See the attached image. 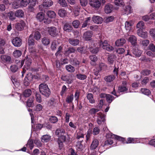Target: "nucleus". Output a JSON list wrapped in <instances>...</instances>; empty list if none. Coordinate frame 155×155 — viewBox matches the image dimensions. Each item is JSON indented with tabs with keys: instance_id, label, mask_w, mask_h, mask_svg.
Here are the masks:
<instances>
[{
	"instance_id": "obj_1",
	"label": "nucleus",
	"mask_w": 155,
	"mask_h": 155,
	"mask_svg": "<svg viewBox=\"0 0 155 155\" xmlns=\"http://www.w3.org/2000/svg\"><path fill=\"white\" fill-rule=\"evenodd\" d=\"M39 88L40 93L46 97H49L50 94V90L46 84H41L39 86Z\"/></svg>"
},
{
	"instance_id": "obj_2",
	"label": "nucleus",
	"mask_w": 155,
	"mask_h": 155,
	"mask_svg": "<svg viewBox=\"0 0 155 155\" xmlns=\"http://www.w3.org/2000/svg\"><path fill=\"white\" fill-rule=\"evenodd\" d=\"M100 46L104 49H105L108 51H111L113 50L114 48L107 43L106 41H101L100 43Z\"/></svg>"
},
{
	"instance_id": "obj_3",
	"label": "nucleus",
	"mask_w": 155,
	"mask_h": 155,
	"mask_svg": "<svg viewBox=\"0 0 155 155\" xmlns=\"http://www.w3.org/2000/svg\"><path fill=\"white\" fill-rule=\"evenodd\" d=\"M48 32L49 35L53 37H57L58 35V31L54 27L48 28Z\"/></svg>"
},
{
	"instance_id": "obj_4",
	"label": "nucleus",
	"mask_w": 155,
	"mask_h": 155,
	"mask_svg": "<svg viewBox=\"0 0 155 155\" xmlns=\"http://www.w3.org/2000/svg\"><path fill=\"white\" fill-rule=\"evenodd\" d=\"M89 4L93 8L98 9L101 6V2L98 0H90Z\"/></svg>"
},
{
	"instance_id": "obj_5",
	"label": "nucleus",
	"mask_w": 155,
	"mask_h": 155,
	"mask_svg": "<svg viewBox=\"0 0 155 155\" xmlns=\"http://www.w3.org/2000/svg\"><path fill=\"white\" fill-rule=\"evenodd\" d=\"M25 24L23 20H21L19 22L15 25V28L18 31L22 30L25 26Z\"/></svg>"
},
{
	"instance_id": "obj_6",
	"label": "nucleus",
	"mask_w": 155,
	"mask_h": 155,
	"mask_svg": "<svg viewBox=\"0 0 155 155\" xmlns=\"http://www.w3.org/2000/svg\"><path fill=\"white\" fill-rule=\"evenodd\" d=\"M106 137L107 138H110V139L115 138L118 140H121L122 141H124L125 140L124 138L115 135L111 133L107 134H106Z\"/></svg>"
},
{
	"instance_id": "obj_7",
	"label": "nucleus",
	"mask_w": 155,
	"mask_h": 155,
	"mask_svg": "<svg viewBox=\"0 0 155 155\" xmlns=\"http://www.w3.org/2000/svg\"><path fill=\"white\" fill-rule=\"evenodd\" d=\"M12 42L14 46L20 47L22 44V41L21 39L18 37L15 38L12 41Z\"/></svg>"
},
{
	"instance_id": "obj_8",
	"label": "nucleus",
	"mask_w": 155,
	"mask_h": 155,
	"mask_svg": "<svg viewBox=\"0 0 155 155\" xmlns=\"http://www.w3.org/2000/svg\"><path fill=\"white\" fill-rule=\"evenodd\" d=\"M92 35V31H88L84 33L83 38L86 41H89L91 40Z\"/></svg>"
},
{
	"instance_id": "obj_9",
	"label": "nucleus",
	"mask_w": 155,
	"mask_h": 155,
	"mask_svg": "<svg viewBox=\"0 0 155 155\" xmlns=\"http://www.w3.org/2000/svg\"><path fill=\"white\" fill-rule=\"evenodd\" d=\"M97 114V121L98 124L100 125L101 124L102 122H103L104 120V114L101 112H99Z\"/></svg>"
},
{
	"instance_id": "obj_10",
	"label": "nucleus",
	"mask_w": 155,
	"mask_h": 155,
	"mask_svg": "<svg viewBox=\"0 0 155 155\" xmlns=\"http://www.w3.org/2000/svg\"><path fill=\"white\" fill-rule=\"evenodd\" d=\"M93 21L97 24H101L103 21V18L98 16L94 15L92 17Z\"/></svg>"
},
{
	"instance_id": "obj_11",
	"label": "nucleus",
	"mask_w": 155,
	"mask_h": 155,
	"mask_svg": "<svg viewBox=\"0 0 155 155\" xmlns=\"http://www.w3.org/2000/svg\"><path fill=\"white\" fill-rule=\"evenodd\" d=\"M1 59L2 62L3 63H9L11 61V58L10 56L3 55L1 56Z\"/></svg>"
},
{
	"instance_id": "obj_12",
	"label": "nucleus",
	"mask_w": 155,
	"mask_h": 155,
	"mask_svg": "<svg viewBox=\"0 0 155 155\" xmlns=\"http://www.w3.org/2000/svg\"><path fill=\"white\" fill-rule=\"evenodd\" d=\"M138 35L143 38H146L147 37V33L146 31H143L142 29H138L137 31Z\"/></svg>"
},
{
	"instance_id": "obj_13",
	"label": "nucleus",
	"mask_w": 155,
	"mask_h": 155,
	"mask_svg": "<svg viewBox=\"0 0 155 155\" xmlns=\"http://www.w3.org/2000/svg\"><path fill=\"white\" fill-rule=\"evenodd\" d=\"M68 41L70 44L74 46L78 45L80 43V41L79 40L73 38H69Z\"/></svg>"
},
{
	"instance_id": "obj_14",
	"label": "nucleus",
	"mask_w": 155,
	"mask_h": 155,
	"mask_svg": "<svg viewBox=\"0 0 155 155\" xmlns=\"http://www.w3.org/2000/svg\"><path fill=\"white\" fill-rule=\"evenodd\" d=\"M128 41L133 45L135 46L137 44V38L134 35H130Z\"/></svg>"
},
{
	"instance_id": "obj_15",
	"label": "nucleus",
	"mask_w": 155,
	"mask_h": 155,
	"mask_svg": "<svg viewBox=\"0 0 155 155\" xmlns=\"http://www.w3.org/2000/svg\"><path fill=\"white\" fill-rule=\"evenodd\" d=\"M53 2L51 0H43V6L44 8L49 7L52 5Z\"/></svg>"
},
{
	"instance_id": "obj_16",
	"label": "nucleus",
	"mask_w": 155,
	"mask_h": 155,
	"mask_svg": "<svg viewBox=\"0 0 155 155\" xmlns=\"http://www.w3.org/2000/svg\"><path fill=\"white\" fill-rule=\"evenodd\" d=\"M116 58V57L114 55L111 54L108 55L107 58L108 63L110 64H112Z\"/></svg>"
},
{
	"instance_id": "obj_17",
	"label": "nucleus",
	"mask_w": 155,
	"mask_h": 155,
	"mask_svg": "<svg viewBox=\"0 0 155 155\" xmlns=\"http://www.w3.org/2000/svg\"><path fill=\"white\" fill-rule=\"evenodd\" d=\"M99 144V141L97 139H95L92 141L90 146V149L92 150L95 149Z\"/></svg>"
},
{
	"instance_id": "obj_18",
	"label": "nucleus",
	"mask_w": 155,
	"mask_h": 155,
	"mask_svg": "<svg viewBox=\"0 0 155 155\" xmlns=\"http://www.w3.org/2000/svg\"><path fill=\"white\" fill-rule=\"evenodd\" d=\"M126 42L124 38H120L117 39L115 42V45L117 46H120L123 45Z\"/></svg>"
},
{
	"instance_id": "obj_19",
	"label": "nucleus",
	"mask_w": 155,
	"mask_h": 155,
	"mask_svg": "<svg viewBox=\"0 0 155 155\" xmlns=\"http://www.w3.org/2000/svg\"><path fill=\"white\" fill-rule=\"evenodd\" d=\"M64 30L68 32H71L73 29L72 26L68 23L65 24L63 27Z\"/></svg>"
},
{
	"instance_id": "obj_20",
	"label": "nucleus",
	"mask_w": 155,
	"mask_h": 155,
	"mask_svg": "<svg viewBox=\"0 0 155 155\" xmlns=\"http://www.w3.org/2000/svg\"><path fill=\"white\" fill-rule=\"evenodd\" d=\"M34 98L33 97H30L26 101L27 106L28 107H33L34 105Z\"/></svg>"
},
{
	"instance_id": "obj_21",
	"label": "nucleus",
	"mask_w": 155,
	"mask_h": 155,
	"mask_svg": "<svg viewBox=\"0 0 155 155\" xmlns=\"http://www.w3.org/2000/svg\"><path fill=\"white\" fill-rule=\"evenodd\" d=\"M113 9V6L111 4L106 5L105 7V12L107 14L110 13Z\"/></svg>"
},
{
	"instance_id": "obj_22",
	"label": "nucleus",
	"mask_w": 155,
	"mask_h": 155,
	"mask_svg": "<svg viewBox=\"0 0 155 155\" xmlns=\"http://www.w3.org/2000/svg\"><path fill=\"white\" fill-rule=\"evenodd\" d=\"M65 133V130L62 128H59L57 129L55 131V134L59 137L62 135H64Z\"/></svg>"
},
{
	"instance_id": "obj_23",
	"label": "nucleus",
	"mask_w": 155,
	"mask_h": 155,
	"mask_svg": "<svg viewBox=\"0 0 155 155\" xmlns=\"http://www.w3.org/2000/svg\"><path fill=\"white\" fill-rule=\"evenodd\" d=\"M37 19L40 21H42L45 18V14L42 12L38 13L36 16Z\"/></svg>"
},
{
	"instance_id": "obj_24",
	"label": "nucleus",
	"mask_w": 155,
	"mask_h": 155,
	"mask_svg": "<svg viewBox=\"0 0 155 155\" xmlns=\"http://www.w3.org/2000/svg\"><path fill=\"white\" fill-rule=\"evenodd\" d=\"M132 52L133 54L137 57H140L141 55V51L139 50L138 48L135 47H134L133 48Z\"/></svg>"
},
{
	"instance_id": "obj_25",
	"label": "nucleus",
	"mask_w": 155,
	"mask_h": 155,
	"mask_svg": "<svg viewBox=\"0 0 155 155\" xmlns=\"http://www.w3.org/2000/svg\"><path fill=\"white\" fill-rule=\"evenodd\" d=\"M115 78V75H110L105 77L104 79L106 81L110 82L113 81Z\"/></svg>"
},
{
	"instance_id": "obj_26",
	"label": "nucleus",
	"mask_w": 155,
	"mask_h": 155,
	"mask_svg": "<svg viewBox=\"0 0 155 155\" xmlns=\"http://www.w3.org/2000/svg\"><path fill=\"white\" fill-rule=\"evenodd\" d=\"M15 15L18 17L22 18L24 15V13L23 10L19 9L17 10L16 11Z\"/></svg>"
},
{
	"instance_id": "obj_27",
	"label": "nucleus",
	"mask_w": 155,
	"mask_h": 155,
	"mask_svg": "<svg viewBox=\"0 0 155 155\" xmlns=\"http://www.w3.org/2000/svg\"><path fill=\"white\" fill-rule=\"evenodd\" d=\"M65 68L67 71L69 72L72 73L74 72L75 71L74 67L71 64L66 65Z\"/></svg>"
},
{
	"instance_id": "obj_28",
	"label": "nucleus",
	"mask_w": 155,
	"mask_h": 155,
	"mask_svg": "<svg viewBox=\"0 0 155 155\" xmlns=\"http://www.w3.org/2000/svg\"><path fill=\"white\" fill-rule=\"evenodd\" d=\"M41 42L44 45H48L50 43V40L47 37H44L41 39Z\"/></svg>"
},
{
	"instance_id": "obj_29",
	"label": "nucleus",
	"mask_w": 155,
	"mask_h": 155,
	"mask_svg": "<svg viewBox=\"0 0 155 155\" xmlns=\"http://www.w3.org/2000/svg\"><path fill=\"white\" fill-rule=\"evenodd\" d=\"M151 73V71L150 70L147 69H145L142 70L141 72V74L144 76H147L149 75Z\"/></svg>"
},
{
	"instance_id": "obj_30",
	"label": "nucleus",
	"mask_w": 155,
	"mask_h": 155,
	"mask_svg": "<svg viewBox=\"0 0 155 155\" xmlns=\"http://www.w3.org/2000/svg\"><path fill=\"white\" fill-rule=\"evenodd\" d=\"M32 94V91L30 89H27L23 92V95L25 97H29Z\"/></svg>"
},
{
	"instance_id": "obj_31",
	"label": "nucleus",
	"mask_w": 155,
	"mask_h": 155,
	"mask_svg": "<svg viewBox=\"0 0 155 155\" xmlns=\"http://www.w3.org/2000/svg\"><path fill=\"white\" fill-rule=\"evenodd\" d=\"M51 137L48 135H44L42 137L41 141L43 142H47L50 140Z\"/></svg>"
},
{
	"instance_id": "obj_32",
	"label": "nucleus",
	"mask_w": 155,
	"mask_h": 155,
	"mask_svg": "<svg viewBox=\"0 0 155 155\" xmlns=\"http://www.w3.org/2000/svg\"><path fill=\"white\" fill-rule=\"evenodd\" d=\"M87 99L89 100L90 102L93 104L95 102L93 98V95L91 93H88L87 95Z\"/></svg>"
},
{
	"instance_id": "obj_33",
	"label": "nucleus",
	"mask_w": 155,
	"mask_h": 155,
	"mask_svg": "<svg viewBox=\"0 0 155 155\" xmlns=\"http://www.w3.org/2000/svg\"><path fill=\"white\" fill-rule=\"evenodd\" d=\"M58 14L60 17H63L67 15V12L65 10L61 9L59 10Z\"/></svg>"
},
{
	"instance_id": "obj_34",
	"label": "nucleus",
	"mask_w": 155,
	"mask_h": 155,
	"mask_svg": "<svg viewBox=\"0 0 155 155\" xmlns=\"http://www.w3.org/2000/svg\"><path fill=\"white\" fill-rule=\"evenodd\" d=\"M73 98L74 96L73 94L68 95L66 98L65 101L68 103H71L72 102Z\"/></svg>"
},
{
	"instance_id": "obj_35",
	"label": "nucleus",
	"mask_w": 155,
	"mask_h": 155,
	"mask_svg": "<svg viewBox=\"0 0 155 155\" xmlns=\"http://www.w3.org/2000/svg\"><path fill=\"white\" fill-rule=\"evenodd\" d=\"M106 98L107 101L109 104L114 99V97L110 94H107Z\"/></svg>"
},
{
	"instance_id": "obj_36",
	"label": "nucleus",
	"mask_w": 155,
	"mask_h": 155,
	"mask_svg": "<svg viewBox=\"0 0 155 155\" xmlns=\"http://www.w3.org/2000/svg\"><path fill=\"white\" fill-rule=\"evenodd\" d=\"M77 78L81 80H84L86 79L87 76L85 74H81L80 73H78L76 75Z\"/></svg>"
},
{
	"instance_id": "obj_37",
	"label": "nucleus",
	"mask_w": 155,
	"mask_h": 155,
	"mask_svg": "<svg viewBox=\"0 0 155 155\" xmlns=\"http://www.w3.org/2000/svg\"><path fill=\"white\" fill-rule=\"evenodd\" d=\"M125 13V14H128L131 13L132 11V9L130 5H127L125 7L124 9Z\"/></svg>"
},
{
	"instance_id": "obj_38",
	"label": "nucleus",
	"mask_w": 155,
	"mask_h": 155,
	"mask_svg": "<svg viewBox=\"0 0 155 155\" xmlns=\"http://www.w3.org/2000/svg\"><path fill=\"white\" fill-rule=\"evenodd\" d=\"M24 62H25V64L27 66H29L31 62V59L30 58H29L28 56H26L24 60H23Z\"/></svg>"
},
{
	"instance_id": "obj_39",
	"label": "nucleus",
	"mask_w": 155,
	"mask_h": 155,
	"mask_svg": "<svg viewBox=\"0 0 155 155\" xmlns=\"http://www.w3.org/2000/svg\"><path fill=\"white\" fill-rule=\"evenodd\" d=\"M49 120L51 123L55 124L58 121V119L57 117L54 116H51L50 117Z\"/></svg>"
},
{
	"instance_id": "obj_40",
	"label": "nucleus",
	"mask_w": 155,
	"mask_h": 155,
	"mask_svg": "<svg viewBox=\"0 0 155 155\" xmlns=\"http://www.w3.org/2000/svg\"><path fill=\"white\" fill-rule=\"evenodd\" d=\"M47 14L48 16L51 18H54L55 17L56 14L53 11H49L47 12Z\"/></svg>"
},
{
	"instance_id": "obj_41",
	"label": "nucleus",
	"mask_w": 155,
	"mask_h": 155,
	"mask_svg": "<svg viewBox=\"0 0 155 155\" xmlns=\"http://www.w3.org/2000/svg\"><path fill=\"white\" fill-rule=\"evenodd\" d=\"M20 2L19 0H15L13 3V8L15 9L18 8L19 6Z\"/></svg>"
},
{
	"instance_id": "obj_42",
	"label": "nucleus",
	"mask_w": 155,
	"mask_h": 155,
	"mask_svg": "<svg viewBox=\"0 0 155 155\" xmlns=\"http://www.w3.org/2000/svg\"><path fill=\"white\" fill-rule=\"evenodd\" d=\"M32 36V35H31L28 40V45L30 46H33L35 45L34 40L31 38V36Z\"/></svg>"
},
{
	"instance_id": "obj_43",
	"label": "nucleus",
	"mask_w": 155,
	"mask_h": 155,
	"mask_svg": "<svg viewBox=\"0 0 155 155\" xmlns=\"http://www.w3.org/2000/svg\"><path fill=\"white\" fill-rule=\"evenodd\" d=\"M141 92L142 94L147 95H149L150 94V91L149 90L145 88H141Z\"/></svg>"
},
{
	"instance_id": "obj_44",
	"label": "nucleus",
	"mask_w": 155,
	"mask_h": 155,
	"mask_svg": "<svg viewBox=\"0 0 155 155\" xmlns=\"http://www.w3.org/2000/svg\"><path fill=\"white\" fill-rule=\"evenodd\" d=\"M144 24L143 21H140L137 25V28H139V29H142L144 28Z\"/></svg>"
},
{
	"instance_id": "obj_45",
	"label": "nucleus",
	"mask_w": 155,
	"mask_h": 155,
	"mask_svg": "<svg viewBox=\"0 0 155 155\" xmlns=\"http://www.w3.org/2000/svg\"><path fill=\"white\" fill-rule=\"evenodd\" d=\"M21 52L20 51L18 50L15 51L13 53V56L16 58L20 57L21 55Z\"/></svg>"
},
{
	"instance_id": "obj_46",
	"label": "nucleus",
	"mask_w": 155,
	"mask_h": 155,
	"mask_svg": "<svg viewBox=\"0 0 155 155\" xmlns=\"http://www.w3.org/2000/svg\"><path fill=\"white\" fill-rule=\"evenodd\" d=\"M114 18V17L113 16L106 17L104 19V21L106 23H108L109 22L112 21Z\"/></svg>"
},
{
	"instance_id": "obj_47",
	"label": "nucleus",
	"mask_w": 155,
	"mask_h": 155,
	"mask_svg": "<svg viewBox=\"0 0 155 155\" xmlns=\"http://www.w3.org/2000/svg\"><path fill=\"white\" fill-rule=\"evenodd\" d=\"M132 24L131 22L126 21L125 23V27L127 30L129 31L131 29Z\"/></svg>"
},
{
	"instance_id": "obj_48",
	"label": "nucleus",
	"mask_w": 155,
	"mask_h": 155,
	"mask_svg": "<svg viewBox=\"0 0 155 155\" xmlns=\"http://www.w3.org/2000/svg\"><path fill=\"white\" fill-rule=\"evenodd\" d=\"M30 2V0H22L20 2L21 5L25 7Z\"/></svg>"
},
{
	"instance_id": "obj_49",
	"label": "nucleus",
	"mask_w": 155,
	"mask_h": 155,
	"mask_svg": "<svg viewBox=\"0 0 155 155\" xmlns=\"http://www.w3.org/2000/svg\"><path fill=\"white\" fill-rule=\"evenodd\" d=\"M34 37L36 40H39L41 37L40 33L38 31H35L34 34Z\"/></svg>"
},
{
	"instance_id": "obj_50",
	"label": "nucleus",
	"mask_w": 155,
	"mask_h": 155,
	"mask_svg": "<svg viewBox=\"0 0 155 155\" xmlns=\"http://www.w3.org/2000/svg\"><path fill=\"white\" fill-rule=\"evenodd\" d=\"M128 88L127 86H119L118 87V90L120 92H123L126 91L127 90Z\"/></svg>"
},
{
	"instance_id": "obj_51",
	"label": "nucleus",
	"mask_w": 155,
	"mask_h": 155,
	"mask_svg": "<svg viewBox=\"0 0 155 155\" xmlns=\"http://www.w3.org/2000/svg\"><path fill=\"white\" fill-rule=\"evenodd\" d=\"M8 16L9 18L12 20L13 21L15 19V17L14 15V13L12 11L8 13Z\"/></svg>"
},
{
	"instance_id": "obj_52",
	"label": "nucleus",
	"mask_w": 155,
	"mask_h": 155,
	"mask_svg": "<svg viewBox=\"0 0 155 155\" xmlns=\"http://www.w3.org/2000/svg\"><path fill=\"white\" fill-rule=\"evenodd\" d=\"M135 140L136 139L134 138L129 137L127 139L125 143H134L136 142Z\"/></svg>"
},
{
	"instance_id": "obj_53",
	"label": "nucleus",
	"mask_w": 155,
	"mask_h": 155,
	"mask_svg": "<svg viewBox=\"0 0 155 155\" xmlns=\"http://www.w3.org/2000/svg\"><path fill=\"white\" fill-rule=\"evenodd\" d=\"M58 3L63 7H65L67 6L65 0H58Z\"/></svg>"
},
{
	"instance_id": "obj_54",
	"label": "nucleus",
	"mask_w": 155,
	"mask_h": 155,
	"mask_svg": "<svg viewBox=\"0 0 155 155\" xmlns=\"http://www.w3.org/2000/svg\"><path fill=\"white\" fill-rule=\"evenodd\" d=\"M99 69L98 70V71H101L106 68L107 66L104 63H101L99 65Z\"/></svg>"
},
{
	"instance_id": "obj_55",
	"label": "nucleus",
	"mask_w": 155,
	"mask_h": 155,
	"mask_svg": "<svg viewBox=\"0 0 155 155\" xmlns=\"http://www.w3.org/2000/svg\"><path fill=\"white\" fill-rule=\"evenodd\" d=\"M80 25V22L78 20H75L72 22V25L73 27L75 28H78Z\"/></svg>"
},
{
	"instance_id": "obj_56",
	"label": "nucleus",
	"mask_w": 155,
	"mask_h": 155,
	"mask_svg": "<svg viewBox=\"0 0 155 155\" xmlns=\"http://www.w3.org/2000/svg\"><path fill=\"white\" fill-rule=\"evenodd\" d=\"M10 70L13 72H15L18 69V67H17L15 65H13L10 67Z\"/></svg>"
},
{
	"instance_id": "obj_57",
	"label": "nucleus",
	"mask_w": 155,
	"mask_h": 155,
	"mask_svg": "<svg viewBox=\"0 0 155 155\" xmlns=\"http://www.w3.org/2000/svg\"><path fill=\"white\" fill-rule=\"evenodd\" d=\"M35 98L36 101L39 103H41L42 101L41 95L38 93H36L35 94Z\"/></svg>"
},
{
	"instance_id": "obj_58",
	"label": "nucleus",
	"mask_w": 155,
	"mask_h": 155,
	"mask_svg": "<svg viewBox=\"0 0 155 155\" xmlns=\"http://www.w3.org/2000/svg\"><path fill=\"white\" fill-rule=\"evenodd\" d=\"M91 19V18L90 17H88L87 18V19L84 21L83 24L82 25V28H85L86 27L87 25H88V23L90 21Z\"/></svg>"
},
{
	"instance_id": "obj_59",
	"label": "nucleus",
	"mask_w": 155,
	"mask_h": 155,
	"mask_svg": "<svg viewBox=\"0 0 155 155\" xmlns=\"http://www.w3.org/2000/svg\"><path fill=\"white\" fill-rule=\"evenodd\" d=\"M43 107L41 104H38L36 105L35 107V110L36 111H39L42 110Z\"/></svg>"
},
{
	"instance_id": "obj_60",
	"label": "nucleus",
	"mask_w": 155,
	"mask_h": 155,
	"mask_svg": "<svg viewBox=\"0 0 155 155\" xmlns=\"http://www.w3.org/2000/svg\"><path fill=\"white\" fill-rule=\"evenodd\" d=\"M150 43V41L147 39H144L142 41L141 44L143 46L146 47L148 46Z\"/></svg>"
},
{
	"instance_id": "obj_61",
	"label": "nucleus",
	"mask_w": 155,
	"mask_h": 155,
	"mask_svg": "<svg viewBox=\"0 0 155 155\" xmlns=\"http://www.w3.org/2000/svg\"><path fill=\"white\" fill-rule=\"evenodd\" d=\"M75 51V49L74 48L72 47L68 48V50L66 51V52L68 54H69L74 53Z\"/></svg>"
},
{
	"instance_id": "obj_62",
	"label": "nucleus",
	"mask_w": 155,
	"mask_h": 155,
	"mask_svg": "<svg viewBox=\"0 0 155 155\" xmlns=\"http://www.w3.org/2000/svg\"><path fill=\"white\" fill-rule=\"evenodd\" d=\"M29 145L31 150H32L34 147V144L33 140L31 139L29 140L27 144Z\"/></svg>"
},
{
	"instance_id": "obj_63",
	"label": "nucleus",
	"mask_w": 155,
	"mask_h": 155,
	"mask_svg": "<svg viewBox=\"0 0 155 155\" xmlns=\"http://www.w3.org/2000/svg\"><path fill=\"white\" fill-rule=\"evenodd\" d=\"M71 64L74 66H77L79 65L80 62L76 59H74L71 61Z\"/></svg>"
},
{
	"instance_id": "obj_64",
	"label": "nucleus",
	"mask_w": 155,
	"mask_h": 155,
	"mask_svg": "<svg viewBox=\"0 0 155 155\" xmlns=\"http://www.w3.org/2000/svg\"><path fill=\"white\" fill-rule=\"evenodd\" d=\"M149 49L153 52H155V46L153 43H150L149 46Z\"/></svg>"
}]
</instances>
